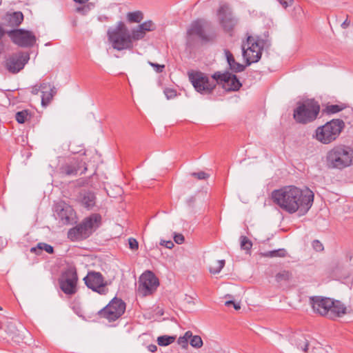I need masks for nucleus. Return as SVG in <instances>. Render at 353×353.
<instances>
[{"instance_id": "nucleus-1", "label": "nucleus", "mask_w": 353, "mask_h": 353, "mask_svg": "<svg viewBox=\"0 0 353 353\" xmlns=\"http://www.w3.org/2000/svg\"><path fill=\"white\" fill-rule=\"evenodd\" d=\"M272 198L283 210L290 214L299 212L305 214L313 204L314 193L308 188L302 190L294 185H288L274 190Z\"/></svg>"}, {"instance_id": "nucleus-2", "label": "nucleus", "mask_w": 353, "mask_h": 353, "mask_svg": "<svg viewBox=\"0 0 353 353\" xmlns=\"http://www.w3.org/2000/svg\"><path fill=\"white\" fill-rule=\"evenodd\" d=\"M156 25L152 21H145L131 31L123 21H119L116 26L108 30L107 35L112 47L119 51L132 50L134 42L143 39L148 32L154 31Z\"/></svg>"}, {"instance_id": "nucleus-3", "label": "nucleus", "mask_w": 353, "mask_h": 353, "mask_svg": "<svg viewBox=\"0 0 353 353\" xmlns=\"http://www.w3.org/2000/svg\"><path fill=\"white\" fill-rule=\"evenodd\" d=\"M330 168L341 170L353 164V150L344 145H338L328 151L326 156Z\"/></svg>"}, {"instance_id": "nucleus-4", "label": "nucleus", "mask_w": 353, "mask_h": 353, "mask_svg": "<svg viewBox=\"0 0 353 353\" xmlns=\"http://www.w3.org/2000/svg\"><path fill=\"white\" fill-rule=\"evenodd\" d=\"M344 127L345 123L342 120L332 119L316 129L315 138L323 144H329L339 137Z\"/></svg>"}, {"instance_id": "nucleus-5", "label": "nucleus", "mask_w": 353, "mask_h": 353, "mask_svg": "<svg viewBox=\"0 0 353 353\" xmlns=\"http://www.w3.org/2000/svg\"><path fill=\"white\" fill-rule=\"evenodd\" d=\"M101 217L98 214H92L80 224L68 232V237L72 240L88 237L100 224Z\"/></svg>"}, {"instance_id": "nucleus-6", "label": "nucleus", "mask_w": 353, "mask_h": 353, "mask_svg": "<svg viewBox=\"0 0 353 353\" xmlns=\"http://www.w3.org/2000/svg\"><path fill=\"white\" fill-rule=\"evenodd\" d=\"M320 106L314 100H307L299 104L294 111V119L300 123H307L313 121L317 117Z\"/></svg>"}, {"instance_id": "nucleus-7", "label": "nucleus", "mask_w": 353, "mask_h": 353, "mask_svg": "<svg viewBox=\"0 0 353 353\" xmlns=\"http://www.w3.org/2000/svg\"><path fill=\"white\" fill-rule=\"evenodd\" d=\"M263 46V40L253 37H248L246 42L243 43L241 46L243 56L246 60L248 65L259 61Z\"/></svg>"}, {"instance_id": "nucleus-8", "label": "nucleus", "mask_w": 353, "mask_h": 353, "mask_svg": "<svg viewBox=\"0 0 353 353\" xmlns=\"http://www.w3.org/2000/svg\"><path fill=\"white\" fill-rule=\"evenodd\" d=\"M188 77L194 89L203 94H210L216 85V81L212 77L210 79L201 72H189Z\"/></svg>"}, {"instance_id": "nucleus-9", "label": "nucleus", "mask_w": 353, "mask_h": 353, "mask_svg": "<svg viewBox=\"0 0 353 353\" xmlns=\"http://www.w3.org/2000/svg\"><path fill=\"white\" fill-rule=\"evenodd\" d=\"M125 310V302L121 299L114 297L105 307L99 312V314L109 321H114L123 314Z\"/></svg>"}, {"instance_id": "nucleus-10", "label": "nucleus", "mask_w": 353, "mask_h": 353, "mask_svg": "<svg viewBox=\"0 0 353 353\" xmlns=\"http://www.w3.org/2000/svg\"><path fill=\"white\" fill-rule=\"evenodd\" d=\"M77 281V270L73 267H70L64 271L59 279L60 288L68 295H72L76 293Z\"/></svg>"}, {"instance_id": "nucleus-11", "label": "nucleus", "mask_w": 353, "mask_h": 353, "mask_svg": "<svg viewBox=\"0 0 353 353\" xmlns=\"http://www.w3.org/2000/svg\"><path fill=\"white\" fill-rule=\"evenodd\" d=\"M11 41L21 48H30L36 42L35 35L29 30L24 29H14L6 32Z\"/></svg>"}, {"instance_id": "nucleus-12", "label": "nucleus", "mask_w": 353, "mask_h": 353, "mask_svg": "<svg viewBox=\"0 0 353 353\" xmlns=\"http://www.w3.org/2000/svg\"><path fill=\"white\" fill-rule=\"evenodd\" d=\"M159 285V280L154 274L147 270L143 272L139 281L138 292L143 296L152 294Z\"/></svg>"}, {"instance_id": "nucleus-13", "label": "nucleus", "mask_w": 353, "mask_h": 353, "mask_svg": "<svg viewBox=\"0 0 353 353\" xmlns=\"http://www.w3.org/2000/svg\"><path fill=\"white\" fill-rule=\"evenodd\" d=\"M212 78L227 91H236L242 85L236 76L229 72H216L212 74Z\"/></svg>"}, {"instance_id": "nucleus-14", "label": "nucleus", "mask_w": 353, "mask_h": 353, "mask_svg": "<svg viewBox=\"0 0 353 353\" xmlns=\"http://www.w3.org/2000/svg\"><path fill=\"white\" fill-rule=\"evenodd\" d=\"M83 281L86 286L94 292L100 294H105L108 292L105 288L106 282L100 272L90 271L84 277Z\"/></svg>"}, {"instance_id": "nucleus-15", "label": "nucleus", "mask_w": 353, "mask_h": 353, "mask_svg": "<svg viewBox=\"0 0 353 353\" xmlns=\"http://www.w3.org/2000/svg\"><path fill=\"white\" fill-rule=\"evenodd\" d=\"M30 59L27 52H18L10 55L6 61L8 70L12 73H17L22 70Z\"/></svg>"}, {"instance_id": "nucleus-16", "label": "nucleus", "mask_w": 353, "mask_h": 353, "mask_svg": "<svg viewBox=\"0 0 353 353\" xmlns=\"http://www.w3.org/2000/svg\"><path fill=\"white\" fill-rule=\"evenodd\" d=\"M217 17L219 23L225 31L232 30L238 22L227 4H223L219 7L217 10Z\"/></svg>"}, {"instance_id": "nucleus-17", "label": "nucleus", "mask_w": 353, "mask_h": 353, "mask_svg": "<svg viewBox=\"0 0 353 353\" xmlns=\"http://www.w3.org/2000/svg\"><path fill=\"white\" fill-rule=\"evenodd\" d=\"M309 303L315 313L329 318L330 308L333 305L332 299L319 296H310Z\"/></svg>"}, {"instance_id": "nucleus-18", "label": "nucleus", "mask_w": 353, "mask_h": 353, "mask_svg": "<svg viewBox=\"0 0 353 353\" xmlns=\"http://www.w3.org/2000/svg\"><path fill=\"white\" fill-rule=\"evenodd\" d=\"M55 211L63 224H68L72 219L74 210L66 203L61 201L55 205Z\"/></svg>"}, {"instance_id": "nucleus-19", "label": "nucleus", "mask_w": 353, "mask_h": 353, "mask_svg": "<svg viewBox=\"0 0 353 353\" xmlns=\"http://www.w3.org/2000/svg\"><path fill=\"white\" fill-rule=\"evenodd\" d=\"M41 105L43 107L48 106L57 94L55 86L48 82L41 83Z\"/></svg>"}, {"instance_id": "nucleus-20", "label": "nucleus", "mask_w": 353, "mask_h": 353, "mask_svg": "<svg viewBox=\"0 0 353 353\" xmlns=\"http://www.w3.org/2000/svg\"><path fill=\"white\" fill-rule=\"evenodd\" d=\"M205 23V22L201 19L193 21L188 30V36L196 35L203 40L207 39V36L204 31Z\"/></svg>"}, {"instance_id": "nucleus-21", "label": "nucleus", "mask_w": 353, "mask_h": 353, "mask_svg": "<svg viewBox=\"0 0 353 353\" xmlns=\"http://www.w3.org/2000/svg\"><path fill=\"white\" fill-rule=\"evenodd\" d=\"M3 26L9 27H18L23 20V14L21 12L7 13L3 17Z\"/></svg>"}, {"instance_id": "nucleus-22", "label": "nucleus", "mask_w": 353, "mask_h": 353, "mask_svg": "<svg viewBox=\"0 0 353 353\" xmlns=\"http://www.w3.org/2000/svg\"><path fill=\"white\" fill-rule=\"evenodd\" d=\"M80 168L79 161L78 160H73L68 163L63 164L60 167V174L63 176H75Z\"/></svg>"}, {"instance_id": "nucleus-23", "label": "nucleus", "mask_w": 353, "mask_h": 353, "mask_svg": "<svg viewBox=\"0 0 353 353\" xmlns=\"http://www.w3.org/2000/svg\"><path fill=\"white\" fill-rule=\"evenodd\" d=\"M79 200L81 204L88 210L92 209L96 203L94 194L90 191H83L80 194Z\"/></svg>"}, {"instance_id": "nucleus-24", "label": "nucleus", "mask_w": 353, "mask_h": 353, "mask_svg": "<svg viewBox=\"0 0 353 353\" xmlns=\"http://www.w3.org/2000/svg\"><path fill=\"white\" fill-rule=\"evenodd\" d=\"M347 308L339 301H333V305L330 307L329 311V319H334L340 317L346 314Z\"/></svg>"}, {"instance_id": "nucleus-25", "label": "nucleus", "mask_w": 353, "mask_h": 353, "mask_svg": "<svg viewBox=\"0 0 353 353\" xmlns=\"http://www.w3.org/2000/svg\"><path fill=\"white\" fill-rule=\"evenodd\" d=\"M225 54L231 70L234 72H240L244 70L245 66L236 62L233 54L229 50H225Z\"/></svg>"}, {"instance_id": "nucleus-26", "label": "nucleus", "mask_w": 353, "mask_h": 353, "mask_svg": "<svg viewBox=\"0 0 353 353\" xmlns=\"http://www.w3.org/2000/svg\"><path fill=\"white\" fill-rule=\"evenodd\" d=\"M126 19L130 23H140L143 19V14L141 11L130 12L127 13Z\"/></svg>"}, {"instance_id": "nucleus-27", "label": "nucleus", "mask_w": 353, "mask_h": 353, "mask_svg": "<svg viewBox=\"0 0 353 353\" xmlns=\"http://www.w3.org/2000/svg\"><path fill=\"white\" fill-rule=\"evenodd\" d=\"M240 240L241 249L245 250L247 254H249L252 247V241L245 236H241Z\"/></svg>"}, {"instance_id": "nucleus-28", "label": "nucleus", "mask_w": 353, "mask_h": 353, "mask_svg": "<svg viewBox=\"0 0 353 353\" xmlns=\"http://www.w3.org/2000/svg\"><path fill=\"white\" fill-rule=\"evenodd\" d=\"M296 345L298 349H301L303 352H307L308 341L303 336H300L296 339Z\"/></svg>"}, {"instance_id": "nucleus-29", "label": "nucleus", "mask_w": 353, "mask_h": 353, "mask_svg": "<svg viewBox=\"0 0 353 353\" xmlns=\"http://www.w3.org/2000/svg\"><path fill=\"white\" fill-rule=\"evenodd\" d=\"M175 336L163 335L157 338V343L159 345L166 346L172 343L175 341Z\"/></svg>"}, {"instance_id": "nucleus-30", "label": "nucleus", "mask_w": 353, "mask_h": 353, "mask_svg": "<svg viewBox=\"0 0 353 353\" xmlns=\"http://www.w3.org/2000/svg\"><path fill=\"white\" fill-rule=\"evenodd\" d=\"M286 255V251L284 249H279L272 251H268L263 253V256L266 257H284Z\"/></svg>"}, {"instance_id": "nucleus-31", "label": "nucleus", "mask_w": 353, "mask_h": 353, "mask_svg": "<svg viewBox=\"0 0 353 353\" xmlns=\"http://www.w3.org/2000/svg\"><path fill=\"white\" fill-rule=\"evenodd\" d=\"M30 118L28 110H23L17 112L15 114V119L19 123H23L26 120Z\"/></svg>"}, {"instance_id": "nucleus-32", "label": "nucleus", "mask_w": 353, "mask_h": 353, "mask_svg": "<svg viewBox=\"0 0 353 353\" xmlns=\"http://www.w3.org/2000/svg\"><path fill=\"white\" fill-rule=\"evenodd\" d=\"M37 248L41 250H45L46 252L49 254H52L54 252V248L52 246H51L49 244L45 243H39L37 244V248H32L30 251L32 252H36Z\"/></svg>"}, {"instance_id": "nucleus-33", "label": "nucleus", "mask_w": 353, "mask_h": 353, "mask_svg": "<svg viewBox=\"0 0 353 353\" xmlns=\"http://www.w3.org/2000/svg\"><path fill=\"white\" fill-rule=\"evenodd\" d=\"M225 265V260L216 261L214 265L210 266V272L212 274H218L221 272Z\"/></svg>"}, {"instance_id": "nucleus-34", "label": "nucleus", "mask_w": 353, "mask_h": 353, "mask_svg": "<svg viewBox=\"0 0 353 353\" xmlns=\"http://www.w3.org/2000/svg\"><path fill=\"white\" fill-rule=\"evenodd\" d=\"M190 344L191 346L195 348H200L203 345V341L201 336L198 335H194L192 336L190 341Z\"/></svg>"}, {"instance_id": "nucleus-35", "label": "nucleus", "mask_w": 353, "mask_h": 353, "mask_svg": "<svg viewBox=\"0 0 353 353\" xmlns=\"http://www.w3.org/2000/svg\"><path fill=\"white\" fill-rule=\"evenodd\" d=\"M290 278V273L288 271H282L276 275V280L277 282L283 281H288Z\"/></svg>"}, {"instance_id": "nucleus-36", "label": "nucleus", "mask_w": 353, "mask_h": 353, "mask_svg": "<svg viewBox=\"0 0 353 353\" xmlns=\"http://www.w3.org/2000/svg\"><path fill=\"white\" fill-rule=\"evenodd\" d=\"M343 107L339 105H330L326 108V111L329 114H334L341 111Z\"/></svg>"}, {"instance_id": "nucleus-37", "label": "nucleus", "mask_w": 353, "mask_h": 353, "mask_svg": "<svg viewBox=\"0 0 353 353\" xmlns=\"http://www.w3.org/2000/svg\"><path fill=\"white\" fill-rule=\"evenodd\" d=\"M92 6V4L90 3V4L83 6L82 7H78V8H77V12H79L83 15H85L91 10Z\"/></svg>"}, {"instance_id": "nucleus-38", "label": "nucleus", "mask_w": 353, "mask_h": 353, "mask_svg": "<svg viewBox=\"0 0 353 353\" xmlns=\"http://www.w3.org/2000/svg\"><path fill=\"white\" fill-rule=\"evenodd\" d=\"M164 94L168 99H173L176 96V91L172 88H165Z\"/></svg>"}, {"instance_id": "nucleus-39", "label": "nucleus", "mask_w": 353, "mask_h": 353, "mask_svg": "<svg viewBox=\"0 0 353 353\" xmlns=\"http://www.w3.org/2000/svg\"><path fill=\"white\" fill-rule=\"evenodd\" d=\"M128 244L130 249H131L132 250H137L139 248V243L134 238H129Z\"/></svg>"}, {"instance_id": "nucleus-40", "label": "nucleus", "mask_w": 353, "mask_h": 353, "mask_svg": "<svg viewBox=\"0 0 353 353\" xmlns=\"http://www.w3.org/2000/svg\"><path fill=\"white\" fill-rule=\"evenodd\" d=\"M148 63L152 67H153L154 70L157 72H158V73L162 72L163 69L165 68V65H160V64L152 63V62H150V61H149Z\"/></svg>"}, {"instance_id": "nucleus-41", "label": "nucleus", "mask_w": 353, "mask_h": 353, "mask_svg": "<svg viewBox=\"0 0 353 353\" xmlns=\"http://www.w3.org/2000/svg\"><path fill=\"white\" fill-rule=\"evenodd\" d=\"M312 247L317 252H320L323 250V244L318 240L313 241Z\"/></svg>"}, {"instance_id": "nucleus-42", "label": "nucleus", "mask_w": 353, "mask_h": 353, "mask_svg": "<svg viewBox=\"0 0 353 353\" xmlns=\"http://www.w3.org/2000/svg\"><path fill=\"white\" fill-rule=\"evenodd\" d=\"M6 33V32L3 30L2 26L0 24V54H1V52H3V50L4 49V44H3V41H1V39L5 35Z\"/></svg>"}, {"instance_id": "nucleus-43", "label": "nucleus", "mask_w": 353, "mask_h": 353, "mask_svg": "<svg viewBox=\"0 0 353 353\" xmlns=\"http://www.w3.org/2000/svg\"><path fill=\"white\" fill-rule=\"evenodd\" d=\"M192 175L196 177L198 179H205L208 177V174L204 172H193Z\"/></svg>"}, {"instance_id": "nucleus-44", "label": "nucleus", "mask_w": 353, "mask_h": 353, "mask_svg": "<svg viewBox=\"0 0 353 353\" xmlns=\"http://www.w3.org/2000/svg\"><path fill=\"white\" fill-rule=\"evenodd\" d=\"M174 240L177 244H182L184 241V236L181 234H174Z\"/></svg>"}, {"instance_id": "nucleus-45", "label": "nucleus", "mask_w": 353, "mask_h": 353, "mask_svg": "<svg viewBox=\"0 0 353 353\" xmlns=\"http://www.w3.org/2000/svg\"><path fill=\"white\" fill-rule=\"evenodd\" d=\"M225 305L226 306H230V305H232V307H234V308L236 310H240V309H241L240 303H235V302H234L233 301H225Z\"/></svg>"}, {"instance_id": "nucleus-46", "label": "nucleus", "mask_w": 353, "mask_h": 353, "mask_svg": "<svg viewBox=\"0 0 353 353\" xmlns=\"http://www.w3.org/2000/svg\"><path fill=\"white\" fill-rule=\"evenodd\" d=\"M280 4L284 8H286L292 5L294 0H277Z\"/></svg>"}, {"instance_id": "nucleus-47", "label": "nucleus", "mask_w": 353, "mask_h": 353, "mask_svg": "<svg viewBox=\"0 0 353 353\" xmlns=\"http://www.w3.org/2000/svg\"><path fill=\"white\" fill-rule=\"evenodd\" d=\"M188 341L185 339L183 336H180L178 339V343L181 345L183 347H185L188 346Z\"/></svg>"}, {"instance_id": "nucleus-48", "label": "nucleus", "mask_w": 353, "mask_h": 353, "mask_svg": "<svg viewBox=\"0 0 353 353\" xmlns=\"http://www.w3.org/2000/svg\"><path fill=\"white\" fill-rule=\"evenodd\" d=\"M41 91V83H40L39 85H34L32 88V90H31V92L32 94H37L39 93V92Z\"/></svg>"}, {"instance_id": "nucleus-49", "label": "nucleus", "mask_w": 353, "mask_h": 353, "mask_svg": "<svg viewBox=\"0 0 353 353\" xmlns=\"http://www.w3.org/2000/svg\"><path fill=\"white\" fill-rule=\"evenodd\" d=\"M161 244L165 245L168 249H171L174 247V243L172 241H163Z\"/></svg>"}, {"instance_id": "nucleus-50", "label": "nucleus", "mask_w": 353, "mask_h": 353, "mask_svg": "<svg viewBox=\"0 0 353 353\" xmlns=\"http://www.w3.org/2000/svg\"><path fill=\"white\" fill-rule=\"evenodd\" d=\"M148 350L151 352H155L157 350V346L154 344L149 345L148 346Z\"/></svg>"}, {"instance_id": "nucleus-51", "label": "nucleus", "mask_w": 353, "mask_h": 353, "mask_svg": "<svg viewBox=\"0 0 353 353\" xmlns=\"http://www.w3.org/2000/svg\"><path fill=\"white\" fill-rule=\"evenodd\" d=\"M183 336L185 339H187V340L188 341L189 339H190V340H191V339L192 338L193 335H192V332H190V331H187V332L185 333L184 336Z\"/></svg>"}, {"instance_id": "nucleus-52", "label": "nucleus", "mask_w": 353, "mask_h": 353, "mask_svg": "<svg viewBox=\"0 0 353 353\" xmlns=\"http://www.w3.org/2000/svg\"><path fill=\"white\" fill-rule=\"evenodd\" d=\"M350 22L346 19L342 24H341V27L343 28V29H345L347 28L349 26H350Z\"/></svg>"}, {"instance_id": "nucleus-53", "label": "nucleus", "mask_w": 353, "mask_h": 353, "mask_svg": "<svg viewBox=\"0 0 353 353\" xmlns=\"http://www.w3.org/2000/svg\"><path fill=\"white\" fill-rule=\"evenodd\" d=\"M74 2L76 3H85V2H87L88 0H73Z\"/></svg>"}, {"instance_id": "nucleus-54", "label": "nucleus", "mask_w": 353, "mask_h": 353, "mask_svg": "<svg viewBox=\"0 0 353 353\" xmlns=\"http://www.w3.org/2000/svg\"><path fill=\"white\" fill-rule=\"evenodd\" d=\"M86 170H87V168L85 167L83 172H85L86 171Z\"/></svg>"}, {"instance_id": "nucleus-55", "label": "nucleus", "mask_w": 353, "mask_h": 353, "mask_svg": "<svg viewBox=\"0 0 353 353\" xmlns=\"http://www.w3.org/2000/svg\"><path fill=\"white\" fill-rule=\"evenodd\" d=\"M2 310V307L0 306V310Z\"/></svg>"}]
</instances>
